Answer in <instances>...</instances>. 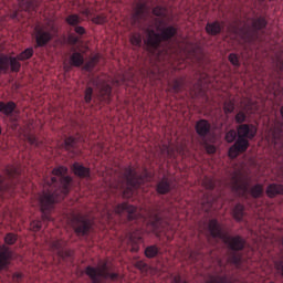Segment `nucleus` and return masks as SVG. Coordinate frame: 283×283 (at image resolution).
<instances>
[{
    "label": "nucleus",
    "instance_id": "nucleus-1",
    "mask_svg": "<svg viewBox=\"0 0 283 283\" xmlns=\"http://www.w3.org/2000/svg\"><path fill=\"white\" fill-rule=\"evenodd\" d=\"M53 176L44 179V191L39 197V205L43 212L52 209L54 202L63 200L66 193H70V182L72 178L65 176L67 168L60 166L53 169Z\"/></svg>",
    "mask_w": 283,
    "mask_h": 283
},
{
    "label": "nucleus",
    "instance_id": "nucleus-2",
    "mask_svg": "<svg viewBox=\"0 0 283 283\" xmlns=\"http://www.w3.org/2000/svg\"><path fill=\"white\" fill-rule=\"evenodd\" d=\"M146 32L147 39L145 43L148 52L156 56L158 61H163L165 54H169V51L161 46L163 42L169 41V39L176 35V28L167 25L165 18H157L150 22Z\"/></svg>",
    "mask_w": 283,
    "mask_h": 283
},
{
    "label": "nucleus",
    "instance_id": "nucleus-3",
    "mask_svg": "<svg viewBox=\"0 0 283 283\" xmlns=\"http://www.w3.org/2000/svg\"><path fill=\"white\" fill-rule=\"evenodd\" d=\"M258 134V128L253 125L243 124L238 128V139L233 146L229 149V157L237 158L242 151H247L249 147V140L247 138H254Z\"/></svg>",
    "mask_w": 283,
    "mask_h": 283
},
{
    "label": "nucleus",
    "instance_id": "nucleus-4",
    "mask_svg": "<svg viewBox=\"0 0 283 283\" xmlns=\"http://www.w3.org/2000/svg\"><path fill=\"white\" fill-rule=\"evenodd\" d=\"M142 182H145V179L138 177L136 171L132 170V168H128L125 171L123 179L114 187H111V190L120 191L124 198H132V193H134V189H138Z\"/></svg>",
    "mask_w": 283,
    "mask_h": 283
},
{
    "label": "nucleus",
    "instance_id": "nucleus-5",
    "mask_svg": "<svg viewBox=\"0 0 283 283\" xmlns=\"http://www.w3.org/2000/svg\"><path fill=\"white\" fill-rule=\"evenodd\" d=\"M208 229L212 238H220L232 249V251H240L244 249V240L240 237H228L222 231V226L218 223L216 219L210 220Z\"/></svg>",
    "mask_w": 283,
    "mask_h": 283
},
{
    "label": "nucleus",
    "instance_id": "nucleus-6",
    "mask_svg": "<svg viewBox=\"0 0 283 283\" xmlns=\"http://www.w3.org/2000/svg\"><path fill=\"white\" fill-rule=\"evenodd\" d=\"M86 275L91 277L93 283H103L104 280L116 281L120 277L117 273H109V268L107 263H102L97 268H86Z\"/></svg>",
    "mask_w": 283,
    "mask_h": 283
},
{
    "label": "nucleus",
    "instance_id": "nucleus-7",
    "mask_svg": "<svg viewBox=\"0 0 283 283\" xmlns=\"http://www.w3.org/2000/svg\"><path fill=\"white\" fill-rule=\"evenodd\" d=\"M56 32H59V29L56 28V24L54 21L50 20L44 25H36L35 27V39L38 45L42 46L45 45L53 36H56Z\"/></svg>",
    "mask_w": 283,
    "mask_h": 283
},
{
    "label": "nucleus",
    "instance_id": "nucleus-8",
    "mask_svg": "<svg viewBox=\"0 0 283 283\" xmlns=\"http://www.w3.org/2000/svg\"><path fill=\"white\" fill-rule=\"evenodd\" d=\"M71 226L74 229L76 235H87L92 229V221L87 217L74 214L71 218Z\"/></svg>",
    "mask_w": 283,
    "mask_h": 283
},
{
    "label": "nucleus",
    "instance_id": "nucleus-9",
    "mask_svg": "<svg viewBox=\"0 0 283 283\" xmlns=\"http://www.w3.org/2000/svg\"><path fill=\"white\" fill-rule=\"evenodd\" d=\"M230 187L233 191H237L239 196H247V191H249V181L244 179V176H242V172L235 171L232 175Z\"/></svg>",
    "mask_w": 283,
    "mask_h": 283
},
{
    "label": "nucleus",
    "instance_id": "nucleus-10",
    "mask_svg": "<svg viewBox=\"0 0 283 283\" xmlns=\"http://www.w3.org/2000/svg\"><path fill=\"white\" fill-rule=\"evenodd\" d=\"M145 21H149V7H147V4L139 3L132 17V23L137 25L139 23H145Z\"/></svg>",
    "mask_w": 283,
    "mask_h": 283
},
{
    "label": "nucleus",
    "instance_id": "nucleus-11",
    "mask_svg": "<svg viewBox=\"0 0 283 283\" xmlns=\"http://www.w3.org/2000/svg\"><path fill=\"white\" fill-rule=\"evenodd\" d=\"M18 57H8L6 55H0V72L8 70L10 65L12 72H19L21 70V63H19Z\"/></svg>",
    "mask_w": 283,
    "mask_h": 283
},
{
    "label": "nucleus",
    "instance_id": "nucleus-12",
    "mask_svg": "<svg viewBox=\"0 0 283 283\" xmlns=\"http://www.w3.org/2000/svg\"><path fill=\"white\" fill-rule=\"evenodd\" d=\"M92 83L99 91V96L103 98V101H106L105 96L109 97V95L112 94V87L108 86V84L99 77L93 80Z\"/></svg>",
    "mask_w": 283,
    "mask_h": 283
},
{
    "label": "nucleus",
    "instance_id": "nucleus-13",
    "mask_svg": "<svg viewBox=\"0 0 283 283\" xmlns=\"http://www.w3.org/2000/svg\"><path fill=\"white\" fill-rule=\"evenodd\" d=\"M115 213H128V220L137 218L138 209L128 203H120L115 208Z\"/></svg>",
    "mask_w": 283,
    "mask_h": 283
},
{
    "label": "nucleus",
    "instance_id": "nucleus-14",
    "mask_svg": "<svg viewBox=\"0 0 283 283\" xmlns=\"http://www.w3.org/2000/svg\"><path fill=\"white\" fill-rule=\"evenodd\" d=\"M10 258H12V252H10V249H8L6 245L0 247V269H6V266H8Z\"/></svg>",
    "mask_w": 283,
    "mask_h": 283
},
{
    "label": "nucleus",
    "instance_id": "nucleus-15",
    "mask_svg": "<svg viewBox=\"0 0 283 283\" xmlns=\"http://www.w3.org/2000/svg\"><path fill=\"white\" fill-rule=\"evenodd\" d=\"M209 129H211V126L209 125V122L201 119L196 125V130L199 136H207L209 134Z\"/></svg>",
    "mask_w": 283,
    "mask_h": 283
},
{
    "label": "nucleus",
    "instance_id": "nucleus-16",
    "mask_svg": "<svg viewBox=\"0 0 283 283\" xmlns=\"http://www.w3.org/2000/svg\"><path fill=\"white\" fill-rule=\"evenodd\" d=\"M266 193L269 198H274V196H282L283 193V186L277 184H272L268 187Z\"/></svg>",
    "mask_w": 283,
    "mask_h": 283
},
{
    "label": "nucleus",
    "instance_id": "nucleus-17",
    "mask_svg": "<svg viewBox=\"0 0 283 283\" xmlns=\"http://www.w3.org/2000/svg\"><path fill=\"white\" fill-rule=\"evenodd\" d=\"M73 171H74L75 176H78L80 178L90 177V169L85 168L83 165L74 164Z\"/></svg>",
    "mask_w": 283,
    "mask_h": 283
},
{
    "label": "nucleus",
    "instance_id": "nucleus-18",
    "mask_svg": "<svg viewBox=\"0 0 283 283\" xmlns=\"http://www.w3.org/2000/svg\"><path fill=\"white\" fill-rule=\"evenodd\" d=\"M272 143L275 149H282L283 147V132H273L272 133Z\"/></svg>",
    "mask_w": 283,
    "mask_h": 283
},
{
    "label": "nucleus",
    "instance_id": "nucleus-19",
    "mask_svg": "<svg viewBox=\"0 0 283 283\" xmlns=\"http://www.w3.org/2000/svg\"><path fill=\"white\" fill-rule=\"evenodd\" d=\"M83 55L78 52H75L71 55L70 63L74 67H80V65H83Z\"/></svg>",
    "mask_w": 283,
    "mask_h": 283
},
{
    "label": "nucleus",
    "instance_id": "nucleus-20",
    "mask_svg": "<svg viewBox=\"0 0 283 283\" xmlns=\"http://www.w3.org/2000/svg\"><path fill=\"white\" fill-rule=\"evenodd\" d=\"M206 30H207L208 34L214 35V34H219V32H221L222 27L218 22H212V23L207 24Z\"/></svg>",
    "mask_w": 283,
    "mask_h": 283
},
{
    "label": "nucleus",
    "instance_id": "nucleus-21",
    "mask_svg": "<svg viewBox=\"0 0 283 283\" xmlns=\"http://www.w3.org/2000/svg\"><path fill=\"white\" fill-rule=\"evenodd\" d=\"M142 238L136 232L132 233L128 238V244H132V251H138V242H140Z\"/></svg>",
    "mask_w": 283,
    "mask_h": 283
},
{
    "label": "nucleus",
    "instance_id": "nucleus-22",
    "mask_svg": "<svg viewBox=\"0 0 283 283\" xmlns=\"http://www.w3.org/2000/svg\"><path fill=\"white\" fill-rule=\"evenodd\" d=\"M0 112L2 114H6L8 116V114H12V112H14V103L9 102V103H3L0 102Z\"/></svg>",
    "mask_w": 283,
    "mask_h": 283
},
{
    "label": "nucleus",
    "instance_id": "nucleus-23",
    "mask_svg": "<svg viewBox=\"0 0 283 283\" xmlns=\"http://www.w3.org/2000/svg\"><path fill=\"white\" fill-rule=\"evenodd\" d=\"M244 112H247V114H255V112H258V104L248 99L244 104Z\"/></svg>",
    "mask_w": 283,
    "mask_h": 283
},
{
    "label": "nucleus",
    "instance_id": "nucleus-24",
    "mask_svg": "<svg viewBox=\"0 0 283 283\" xmlns=\"http://www.w3.org/2000/svg\"><path fill=\"white\" fill-rule=\"evenodd\" d=\"M250 193L253 198H260V196L264 193V188L262 185L258 184L251 188Z\"/></svg>",
    "mask_w": 283,
    "mask_h": 283
},
{
    "label": "nucleus",
    "instance_id": "nucleus-25",
    "mask_svg": "<svg viewBox=\"0 0 283 283\" xmlns=\"http://www.w3.org/2000/svg\"><path fill=\"white\" fill-rule=\"evenodd\" d=\"M244 216V207L242 205H237L233 209V217L240 221Z\"/></svg>",
    "mask_w": 283,
    "mask_h": 283
},
{
    "label": "nucleus",
    "instance_id": "nucleus-26",
    "mask_svg": "<svg viewBox=\"0 0 283 283\" xmlns=\"http://www.w3.org/2000/svg\"><path fill=\"white\" fill-rule=\"evenodd\" d=\"M32 54H34V50L29 48L18 55V61H28V59H31Z\"/></svg>",
    "mask_w": 283,
    "mask_h": 283
},
{
    "label": "nucleus",
    "instance_id": "nucleus-27",
    "mask_svg": "<svg viewBox=\"0 0 283 283\" xmlns=\"http://www.w3.org/2000/svg\"><path fill=\"white\" fill-rule=\"evenodd\" d=\"M20 10H24L25 12H30V10H34V4L30 0H22L19 2Z\"/></svg>",
    "mask_w": 283,
    "mask_h": 283
},
{
    "label": "nucleus",
    "instance_id": "nucleus-28",
    "mask_svg": "<svg viewBox=\"0 0 283 283\" xmlns=\"http://www.w3.org/2000/svg\"><path fill=\"white\" fill-rule=\"evenodd\" d=\"M252 27L254 28V30H262V28L266 27V20H264V18L253 20Z\"/></svg>",
    "mask_w": 283,
    "mask_h": 283
},
{
    "label": "nucleus",
    "instance_id": "nucleus-29",
    "mask_svg": "<svg viewBox=\"0 0 283 283\" xmlns=\"http://www.w3.org/2000/svg\"><path fill=\"white\" fill-rule=\"evenodd\" d=\"M7 175L9 178H14V176H19V167L15 165H10L6 168Z\"/></svg>",
    "mask_w": 283,
    "mask_h": 283
},
{
    "label": "nucleus",
    "instance_id": "nucleus-30",
    "mask_svg": "<svg viewBox=\"0 0 283 283\" xmlns=\"http://www.w3.org/2000/svg\"><path fill=\"white\" fill-rule=\"evenodd\" d=\"M146 258H156L158 255V248L156 245H150L145 250Z\"/></svg>",
    "mask_w": 283,
    "mask_h": 283
},
{
    "label": "nucleus",
    "instance_id": "nucleus-31",
    "mask_svg": "<svg viewBox=\"0 0 283 283\" xmlns=\"http://www.w3.org/2000/svg\"><path fill=\"white\" fill-rule=\"evenodd\" d=\"M158 193H167L169 191V182L167 180H163L157 186Z\"/></svg>",
    "mask_w": 283,
    "mask_h": 283
},
{
    "label": "nucleus",
    "instance_id": "nucleus-32",
    "mask_svg": "<svg viewBox=\"0 0 283 283\" xmlns=\"http://www.w3.org/2000/svg\"><path fill=\"white\" fill-rule=\"evenodd\" d=\"M130 43H132V45L139 46L140 43H143V35H140V33H134L130 36Z\"/></svg>",
    "mask_w": 283,
    "mask_h": 283
},
{
    "label": "nucleus",
    "instance_id": "nucleus-33",
    "mask_svg": "<svg viewBox=\"0 0 283 283\" xmlns=\"http://www.w3.org/2000/svg\"><path fill=\"white\" fill-rule=\"evenodd\" d=\"M96 63H98V55H95L88 62H86L84 67L87 71L93 70V67H94V65H96Z\"/></svg>",
    "mask_w": 283,
    "mask_h": 283
},
{
    "label": "nucleus",
    "instance_id": "nucleus-34",
    "mask_svg": "<svg viewBox=\"0 0 283 283\" xmlns=\"http://www.w3.org/2000/svg\"><path fill=\"white\" fill-rule=\"evenodd\" d=\"M67 24L69 25H76V23L81 22V18L78 15L73 14L66 18Z\"/></svg>",
    "mask_w": 283,
    "mask_h": 283
},
{
    "label": "nucleus",
    "instance_id": "nucleus-35",
    "mask_svg": "<svg viewBox=\"0 0 283 283\" xmlns=\"http://www.w3.org/2000/svg\"><path fill=\"white\" fill-rule=\"evenodd\" d=\"M223 109H224L226 114H231V112H233V109H235V104L232 101L226 102Z\"/></svg>",
    "mask_w": 283,
    "mask_h": 283
},
{
    "label": "nucleus",
    "instance_id": "nucleus-36",
    "mask_svg": "<svg viewBox=\"0 0 283 283\" xmlns=\"http://www.w3.org/2000/svg\"><path fill=\"white\" fill-rule=\"evenodd\" d=\"M153 14H155V17H165V14H167V9L160 8V7H156L153 10Z\"/></svg>",
    "mask_w": 283,
    "mask_h": 283
},
{
    "label": "nucleus",
    "instance_id": "nucleus-37",
    "mask_svg": "<svg viewBox=\"0 0 283 283\" xmlns=\"http://www.w3.org/2000/svg\"><path fill=\"white\" fill-rule=\"evenodd\" d=\"M238 136V133L235 130H230L226 134V140L227 143H233L235 140V137Z\"/></svg>",
    "mask_w": 283,
    "mask_h": 283
},
{
    "label": "nucleus",
    "instance_id": "nucleus-38",
    "mask_svg": "<svg viewBox=\"0 0 283 283\" xmlns=\"http://www.w3.org/2000/svg\"><path fill=\"white\" fill-rule=\"evenodd\" d=\"M4 242L6 244H14L17 242V235H14L13 233L7 234L4 238Z\"/></svg>",
    "mask_w": 283,
    "mask_h": 283
},
{
    "label": "nucleus",
    "instance_id": "nucleus-39",
    "mask_svg": "<svg viewBox=\"0 0 283 283\" xmlns=\"http://www.w3.org/2000/svg\"><path fill=\"white\" fill-rule=\"evenodd\" d=\"M207 283H227V279L222 276H211Z\"/></svg>",
    "mask_w": 283,
    "mask_h": 283
},
{
    "label": "nucleus",
    "instance_id": "nucleus-40",
    "mask_svg": "<svg viewBox=\"0 0 283 283\" xmlns=\"http://www.w3.org/2000/svg\"><path fill=\"white\" fill-rule=\"evenodd\" d=\"M107 21V18L103 14L93 18V23L103 24Z\"/></svg>",
    "mask_w": 283,
    "mask_h": 283
},
{
    "label": "nucleus",
    "instance_id": "nucleus-41",
    "mask_svg": "<svg viewBox=\"0 0 283 283\" xmlns=\"http://www.w3.org/2000/svg\"><path fill=\"white\" fill-rule=\"evenodd\" d=\"M92 94H93L92 87H87L85 91V97H84L86 103L92 102Z\"/></svg>",
    "mask_w": 283,
    "mask_h": 283
},
{
    "label": "nucleus",
    "instance_id": "nucleus-42",
    "mask_svg": "<svg viewBox=\"0 0 283 283\" xmlns=\"http://www.w3.org/2000/svg\"><path fill=\"white\" fill-rule=\"evenodd\" d=\"M31 231H40L41 230V221H33L30 226Z\"/></svg>",
    "mask_w": 283,
    "mask_h": 283
},
{
    "label": "nucleus",
    "instance_id": "nucleus-43",
    "mask_svg": "<svg viewBox=\"0 0 283 283\" xmlns=\"http://www.w3.org/2000/svg\"><path fill=\"white\" fill-rule=\"evenodd\" d=\"M63 247V241H53L51 248L53 251H61V248Z\"/></svg>",
    "mask_w": 283,
    "mask_h": 283
},
{
    "label": "nucleus",
    "instance_id": "nucleus-44",
    "mask_svg": "<svg viewBox=\"0 0 283 283\" xmlns=\"http://www.w3.org/2000/svg\"><path fill=\"white\" fill-rule=\"evenodd\" d=\"M203 187H206V189H213V187H214L213 180L212 179L203 180Z\"/></svg>",
    "mask_w": 283,
    "mask_h": 283
},
{
    "label": "nucleus",
    "instance_id": "nucleus-45",
    "mask_svg": "<svg viewBox=\"0 0 283 283\" xmlns=\"http://www.w3.org/2000/svg\"><path fill=\"white\" fill-rule=\"evenodd\" d=\"M229 61H230V63H232V65H239L238 55H235L233 53H231L229 55Z\"/></svg>",
    "mask_w": 283,
    "mask_h": 283
},
{
    "label": "nucleus",
    "instance_id": "nucleus-46",
    "mask_svg": "<svg viewBox=\"0 0 283 283\" xmlns=\"http://www.w3.org/2000/svg\"><path fill=\"white\" fill-rule=\"evenodd\" d=\"M247 118V116L244 115V113H239L235 116V120L237 123H244V119Z\"/></svg>",
    "mask_w": 283,
    "mask_h": 283
},
{
    "label": "nucleus",
    "instance_id": "nucleus-47",
    "mask_svg": "<svg viewBox=\"0 0 283 283\" xmlns=\"http://www.w3.org/2000/svg\"><path fill=\"white\" fill-rule=\"evenodd\" d=\"M136 266H137V269H139V271H147V264H145V262H143V261H138L136 263Z\"/></svg>",
    "mask_w": 283,
    "mask_h": 283
},
{
    "label": "nucleus",
    "instance_id": "nucleus-48",
    "mask_svg": "<svg viewBox=\"0 0 283 283\" xmlns=\"http://www.w3.org/2000/svg\"><path fill=\"white\" fill-rule=\"evenodd\" d=\"M181 85H182V81L176 80L174 83V86H172L174 91L178 92L180 90Z\"/></svg>",
    "mask_w": 283,
    "mask_h": 283
},
{
    "label": "nucleus",
    "instance_id": "nucleus-49",
    "mask_svg": "<svg viewBox=\"0 0 283 283\" xmlns=\"http://www.w3.org/2000/svg\"><path fill=\"white\" fill-rule=\"evenodd\" d=\"M64 143L66 147H74L75 139L73 137H69Z\"/></svg>",
    "mask_w": 283,
    "mask_h": 283
},
{
    "label": "nucleus",
    "instance_id": "nucleus-50",
    "mask_svg": "<svg viewBox=\"0 0 283 283\" xmlns=\"http://www.w3.org/2000/svg\"><path fill=\"white\" fill-rule=\"evenodd\" d=\"M206 151L208 154H216V146H213V145L206 146Z\"/></svg>",
    "mask_w": 283,
    "mask_h": 283
},
{
    "label": "nucleus",
    "instance_id": "nucleus-51",
    "mask_svg": "<svg viewBox=\"0 0 283 283\" xmlns=\"http://www.w3.org/2000/svg\"><path fill=\"white\" fill-rule=\"evenodd\" d=\"M275 269H277V271H281L282 275H283V262H276L275 263Z\"/></svg>",
    "mask_w": 283,
    "mask_h": 283
},
{
    "label": "nucleus",
    "instance_id": "nucleus-52",
    "mask_svg": "<svg viewBox=\"0 0 283 283\" xmlns=\"http://www.w3.org/2000/svg\"><path fill=\"white\" fill-rule=\"evenodd\" d=\"M75 32L76 34H85V29L83 27H76Z\"/></svg>",
    "mask_w": 283,
    "mask_h": 283
},
{
    "label": "nucleus",
    "instance_id": "nucleus-53",
    "mask_svg": "<svg viewBox=\"0 0 283 283\" xmlns=\"http://www.w3.org/2000/svg\"><path fill=\"white\" fill-rule=\"evenodd\" d=\"M174 283H185V280H182V277H180V275L174 276L172 280Z\"/></svg>",
    "mask_w": 283,
    "mask_h": 283
},
{
    "label": "nucleus",
    "instance_id": "nucleus-54",
    "mask_svg": "<svg viewBox=\"0 0 283 283\" xmlns=\"http://www.w3.org/2000/svg\"><path fill=\"white\" fill-rule=\"evenodd\" d=\"M28 140L31 145H36V138L32 137V136H29L28 137Z\"/></svg>",
    "mask_w": 283,
    "mask_h": 283
},
{
    "label": "nucleus",
    "instance_id": "nucleus-55",
    "mask_svg": "<svg viewBox=\"0 0 283 283\" xmlns=\"http://www.w3.org/2000/svg\"><path fill=\"white\" fill-rule=\"evenodd\" d=\"M6 189V186H3V177L0 176V190Z\"/></svg>",
    "mask_w": 283,
    "mask_h": 283
},
{
    "label": "nucleus",
    "instance_id": "nucleus-56",
    "mask_svg": "<svg viewBox=\"0 0 283 283\" xmlns=\"http://www.w3.org/2000/svg\"><path fill=\"white\" fill-rule=\"evenodd\" d=\"M190 260H196V253L193 252L190 253Z\"/></svg>",
    "mask_w": 283,
    "mask_h": 283
},
{
    "label": "nucleus",
    "instance_id": "nucleus-57",
    "mask_svg": "<svg viewBox=\"0 0 283 283\" xmlns=\"http://www.w3.org/2000/svg\"><path fill=\"white\" fill-rule=\"evenodd\" d=\"M43 220H50V217L48 214H43Z\"/></svg>",
    "mask_w": 283,
    "mask_h": 283
},
{
    "label": "nucleus",
    "instance_id": "nucleus-58",
    "mask_svg": "<svg viewBox=\"0 0 283 283\" xmlns=\"http://www.w3.org/2000/svg\"><path fill=\"white\" fill-rule=\"evenodd\" d=\"M13 277H18L19 279V277H21V274H15Z\"/></svg>",
    "mask_w": 283,
    "mask_h": 283
},
{
    "label": "nucleus",
    "instance_id": "nucleus-59",
    "mask_svg": "<svg viewBox=\"0 0 283 283\" xmlns=\"http://www.w3.org/2000/svg\"><path fill=\"white\" fill-rule=\"evenodd\" d=\"M280 69H281V70H283V67H282V66H280Z\"/></svg>",
    "mask_w": 283,
    "mask_h": 283
}]
</instances>
